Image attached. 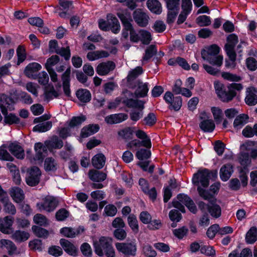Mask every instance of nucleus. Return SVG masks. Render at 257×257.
<instances>
[{
	"instance_id": "f257e3e1",
	"label": "nucleus",
	"mask_w": 257,
	"mask_h": 257,
	"mask_svg": "<svg viewBox=\"0 0 257 257\" xmlns=\"http://www.w3.org/2000/svg\"><path fill=\"white\" fill-rule=\"evenodd\" d=\"M112 239L106 236H101L99 240L93 242L95 253L99 256L105 255L106 257H115V253L112 245Z\"/></svg>"
},
{
	"instance_id": "f03ea898",
	"label": "nucleus",
	"mask_w": 257,
	"mask_h": 257,
	"mask_svg": "<svg viewBox=\"0 0 257 257\" xmlns=\"http://www.w3.org/2000/svg\"><path fill=\"white\" fill-rule=\"evenodd\" d=\"M243 88V86L240 83H232L227 86V90L225 88L220 94H218V98L223 102L227 103L236 96L237 93L236 90L240 91Z\"/></svg>"
},
{
	"instance_id": "7ed1b4c3",
	"label": "nucleus",
	"mask_w": 257,
	"mask_h": 257,
	"mask_svg": "<svg viewBox=\"0 0 257 257\" xmlns=\"http://www.w3.org/2000/svg\"><path fill=\"white\" fill-rule=\"evenodd\" d=\"M209 169L203 168L199 169L193 174L192 182L194 186H198L200 184L201 186L207 188L209 185L210 176H209Z\"/></svg>"
},
{
	"instance_id": "20e7f679",
	"label": "nucleus",
	"mask_w": 257,
	"mask_h": 257,
	"mask_svg": "<svg viewBox=\"0 0 257 257\" xmlns=\"http://www.w3.org/2000/svg\"><path fill=\"white\" fill-rule=\"evenodd\" d=\"M115 245L118 251L124 255L134 256L137 254V246L135 240L130 242H116Z\"/></svg>"
},
{
	"instance_id": "39448f33",
	"label": "nucleus",
	"mask_w": 257,
	"mask_h": 257,
	"mask_svg": "<svg viewBox=\"0 0 257 257\" xmlns=\"http://www.w3.org/2000/svg\"><path fill=\"white\" fill-rule=\"evenodd\" d=\"M28 176L26 177V182L31 187L36 186L40 182L41 171L37 166H32L27 171Z\"/></svg>"
},
{
	"instance_id": "423d86ee",
	"label": "nucleus",
	"mask_w": 257,
	"mask_h": 257,
	"mask_svg": "<svg viewBox=\"0 0 257 257\" xmlns=\"http://www.w3.org/2000/svg\"><path fill=\"white\" fill-rule=\"evenodd\" d=\"M117 16L121 22L123 27L122 29L129 31L130 33L135 30L132 24L133 19L131 14L128 10L125 9L121 12H117Z\"/></svg>"
},
{
	"instance_id": "0eeeda50",
	"label": "nucleus",
	"mask_w": 257,
	"mask_h": 257,
	"mask_svg": "<svg viewBox=\"0 0 257 257\" xmlns=\"http://www.w3.org/2000/svg\"><path fill=\"white\" fill-rule=\"evenodd\" d=\"M59 202L53 196L46 197L43 203L38 202L37 207L40 209L46 210L48 212H52L54 210L58 205Z\"/></svg>"
},
{
	"instance_id": "6e6552de",
	"label": "nucleus",
	"mask_w": 257,
	"mask_h": 257,
	"mask_svg": "<svg viewBox=\"0 0 257 257\" xmlns=\"http://www.w3.org/2000/svg\"><path fill=\"white\" fill-rule=\"evenodd\" d=\"M134 19L141 27H146L149 23V17L141 9H137L133 14Z\"/></svg>"
},
{
	"instance_id": "1a4fd4ad",
	"label": "nucleus",
	"mask_w": 257,
	"mask_h": 257,
	"mask_svg": "<svg viewBox=\"0 0 257 257\" xmlns=\"http://www.w3.org/2000/svg\"><path fill=\"white\" fill-rule=\"evenodd\" d=\"M2 113L3 114L4 125H11L13 124H20L24 125V124L20 121V118L14 113H9L8 109L3 108Z\"/></svg>"
},
{
	"instance_id": "9d476101",
	"label": "nucleus",
	"mask_w": 257,
	"mask_h": 257,
	"mask_svg": "<svg viewBox=\"0 0 257 257\" xmlns=\"http://www.w3.org/2000/svg\"><path fill=\"white\" fill-rule=\"evenodd\" d=\"M177 198L182 202L188 208L190 212L196 214L197 212V208L193 200L187 194L179 193L177 196Z\"/></svg>"
},
{
	"instance_id": "9b49d317",
	"label": "nucleus",
	"mask_w": 257,
	"mask_h": 257,
	"mask_svg": "<svg viewBox=\"0 0 257 257\" xmlns=\"http://www.w3.org/2000/svg\"><path fill=\"white\" fill-rule=\"evenodd\" d=\"M0 223V231L6 234H10L14 232V229L12 227L14 218L11 216H5L3 219H1Z\"/></svg>"
},
{
	"instance_id": "f8f14e48",
	"label": "nucleus",
	"mask_w": 257,
	"mask_h": 257,
	"mask_svg": "<svg viewBox=\"0 0 257 257\" xmlns=\"http://www.w3.org/2000/svg\"><path fill=\"white\" fill-rule=\"evenodd\" d=\"M116 67L115 64L112 61L99 63L96 68L97 73L100 76L107 75L109 72L113 70Z\"/></svg>"
},
{
	"instance_id": "ddd939ff",
	"label": "nucleus",
	"mask_w": 257,
	"mask_h": 257,
	"mask_svg": "<svg viewBox=\"0 0 257 257\" xmlns=\"http://www.w3.org/2000/svg\"><path fill=\"white\" fill-rule=\"evenodd\" d=\"M8 149L10 153L16 158L20 160L24 158V150L18 142H11L8 146Z\"/></svg>"
},
{
	"instance_id": "4468645a",
	"label": "nucleus",
	"mask_w": 257,
	"mask_h": 257,
	"mask_svg": "<svg viewBox=\"0 0 257 257\" xmlns=\"http://www.w3.org/2000/svg\"><path fill=\"white\" fill-rule=\"evenodd\" d=\"M15 103L14 99L12 97L5 93L0 94V109L1 111L3 108L8 109L10 111L14 110Z\"/></svg>"
},
{
	"instance_id": "2eb2a0df",
	"label": "nucleus",
	"mask_w": 257,
	"mask_h": 257,
	"mask_svg": "<svg viewBox=\"0 0 257 257\" xmlns=\"http://www.w3.org/2000/svg\"><path fill=\"white\" fill-rule=\"evenodd\" d=\"M42 68L41 65L37 62L29 63L26 67L24 73L28 77L37 79L38 77L37 72Z\"/></svg>"
},
{
	"instance_id": "dca6fc26",
	"label": "nucleus",
	"mask_w": 257,
	"mask_h": 257,
	"mask_svg": "<svg viewBox=\"0 0 257 257\" xmlns=\"http://www.w3.org/2000/svg\"><path fill=\"white\" fill-rule=\"evenodd\" d=\"M128 118V115L124 113H119L110 114L106 116L104 120L107 124H113L120 123Z\"/></svg>"
},
{
	"instance_id": "f3484780",
	"label": "nucleus",
	"mask_w": 257,
	"mask_h": 257,
	"mask_svg": "<svg viewBox=\"0 0 257 257\" xmlns=\"http://www.w3.org/2000/svg\"><path fill=\"white\" fill-rule=\"evenodd\" d=\"M143 73V69L141 66H138L128 72L126 79L129 88L132 89L136 88V85L133 83V81Z\"/></svg>"
},
{
	"instance_id": "a211bd4d",
	"label": "nucleus",
	"mask_w": 257,
	"mask_h": 257,
	"mask_svg": "<svg viewBox=\"0 0 257 257\" xmlns=\"http://www.w3.org/2000/svg\"><path fill=\"white\" fill-rule=\"evenodd\" d=\"M199 119L201 120L199 124L201 131L204 133H212L214 131L215 124L212 119H204L202 115L199 116Z\"/></svg>"
},
{
	"instance_id": "6ab92c4d",
	"label": "nucleus",
	"mask_w": 257,
	"mask_h": 257,
	"mask_svg": "<svg viewBox=\"0 0 257 257\" xmlns=\"http://www.w3.org/2000/svg\"><path fill=\"white\" fill-rule=\"evenodd\" d=\"M60 244L64 251L69 255L74 256L77 255L78 248L69 240L61 238L60 240Z\"/></svg>"
},
{
	"instance_id": "aec40b11",
	"label": "nucleus",
	"mask_w": 257,
	"mask_h": 257,
	"mask_svg": "<svg viewBox=\"0 0 257 257\" xmlns=\"http://www.w3.org/2000/svg\"><path fill=\"white\" fill-rule=\"evenodd\" d=\"M245 103L248 106H254L257 104V88L254 87L248 88L244 99Z\"/></svg>"
},
{
	"instance_id": "412c9836",
	"label": "nucleus",
	"mask_w": 257,
	"mask_h": 257,
	"mask_svg": "<svg viewBox=\"0 0 257 257\" xmlns=\"http://www.w3.org/2000/svg\"><path fill=\"white\" fill-rule=\"evenodd\" d=\"M233 166L230 163L223 165L220 169V179L224 182L227 181L233 173Z\"/></svg>"
},
{
	"instance_id": "4be33fe9",
	"label": "nucleus",
	"mask_w": 257,
	"mask_h": 257,
	"mask_svg": "<svg viewBox=\"0 0 257 257\" xmlns=\"http://www.w3.org/2000/svg\"><path fill=\"white\" fill-rule=\"evenodd\" d=\"M100 129L98 124H89L84 126L81 130L80 137L86 138L97 133Z\"/></svg>"
},
{
	"instance_id": "5701e85b",
	"label": "nucleus",
	"mask_w": 257,
	"mask_h": 257,
	"mask_svg": "<svg viewBox=\"0 0 257 257\" xmlns=\"http://www.w3.org/2000/svg\"><path fill=\"white\" fill-rule=\"evenodd\" d=\"M138 88L134 94L136 98H143L147 96L149 88L147 82L143 83L141 80H138Z\"/></svg>"
},
{
	"instance_id": "b1692460",
	"label": "nucleus",
	"mask_w": 257,
	"mask_h": 257,
	"mask_svg": "<svg viewBox=\"0 0 257 257\" xmlns=\"http://www.w3.org/2000/svg\"><path fill=\"white\" fill-rule=\"evenodd\" d=\"M216 199L209 200L210 205L208 206V211L211 216L217 218L221 215V209L220 206L216 203Z\"/></svg>"
},
{
	"instance_id": "393cba45",
	"label": "nucleus",
	"mask_w": 257,
	"mask_h": 257,
	"mask_svg": "<svg viewBox=\"0 0 257 257\" xmlns=\"http://www.w3.org/2000/svg\"><path fill=\"white\" fill-rule=\"evenodd\" d=\"M75 94L77 98L81 102L87 103L91 99V94L87 89L79 88Z\"/></svg>"
},
{
	"instance_id": "a878e982",
	"label": "nucleus",
	"mask_w": 257,
	"mask_h": 257,
	"mask_svg": "<svg viewBox=\"0 0 257 257\" xmlns=\"http://www.w3.org/2000/svg\"><path fill=\"white\" fill-rule=\"evenodd\" d=\"M220 51L219 47L216 44H212L208 47L207 50L203 49L201 50V54L202 59L210 56H219Z\"/></svg>"
},
{
	"instance_id": "bb28decb",
	"label": "nucleus",
	"mask_w": 257,
	"mask_h": 257,
	"mask_svg": "<svg viewBox=\"0 0 257 257\" xmlns=\"http://www.w3.org/2000/svg\"><path fill=\"white\" fill-rule=\"evenodd\" d=\"M105 161V156L102 153H98L92 157L91 163L95 168L99 170L104 167Z\"/></svg>"
},
{
	"instance_id": "cd10ccee",
	"label": "nucleus",
	"mask_w": 257,
	"mask_h": 257,
	"mask_svg": "<svg viewBox=\"0 0 257 257\" xmlns=\"http://www.w3.org/2000/svg\"><path fill=\"white\" fill-rule=\"evenodd\" d=\"M147 6L152 13L156 15H160L162 12V5L158 0H148Z\"/></svg>"
},
{
	"instance_id": "c85d7f7f",
	"label": "nucleus",
	"mask_w": 257,
	"mask_h": 257,
	"mask_svg": "<svg viewBox=\"0 0 257 257\" xmlns=\"http://www.w3.org/2000/svg\"><path fill=\"white\" fill-rule=\"evenodd\" d=\"M109 56L108 52L104 50L95 51L89 52L87 54L86 57L88 60L93 61L102 58H107Z\"/></svg>"
},
{
	"instance_id": "c756f323",
	"label": "nucleus",
	"mask_w": 257,
	"mask_h": 257,
	"mask_svg": "<svg viewBox=\"0 0 257 257\" xmlns=\"http://www.w3.org/2000/svg\"><path fill=\"white\" fill-rule=\"evenodd\" d=\"M106 174L102 171L90 170L89 172V177L93 182H102L106 179Z\"/></svg>"
},
{
	"instance_id": "7c9ffc66",
	"label": "nucleus",
	"mask_w": 257,
	"mask_h": 257,
	"mask_svg": "<svg viewBox=\"0 0 257 257\" xmlns=\"http://www.w3.org/2000/svg\"><path fill=\"white\" fill-rule=\"evenodd\" d=\"M1 202L4 205V210L7 213L11 215H15L16 213V209L15 205L10 202L9 197L1 198Z\"/></svg>"
},
{
	"instance_id": "2f4dec72",
	"label": "nucleus",
	"mask_w": 257,
	"mask_h": 257,
	"mask_svg": "<svg viewBox=\"0 0 257 257\" xmlns=\"http://www.w3.org/2000/svg\"><path fill=\"white\" fill-rule=\"evenodd\" d=\"M44 167L45 171L47 172H54L58 169V164L55 160L52 157H47L45 159Z\"/></svg>"
},
{
	"instance_id": "473e14b6",
	"label": "nucleus",
	"mask_w": 257,
	"mask_h": 257,
	"mask_svg": "<svg viewBox=\"0 0 257 257\" xmlns=\"http://www.w3.org/2000/svg\"><path fill=\"white\" fill-rule=\"evenodd\" d=\"M10 195L17 203H21L25 197L23 190L18 187L12 189Z\"/></svg>"
},
{
	"instance_id": "72a5a7b5",
	"label": "nucleus",
	"mask_w": 257,
	"mask_h": 257,
	"mask_svg": "<svg viewBox=\"0 0 257 257\" xmlns=\"http://www.w3.org/2000/svg\"><path fill=\"white\" fill-rule=\"evenodd\" d=\"M249 117L247 114L242 113L237 115L233 122V126L235 128H240L247 123Z\"/></svg>"
},
{
	"instance_id": "f704fd0d",
	"label": "nucleus",
	"mask_w": 257,
	"mask_h": 257,
	"mask_svg": "<svg viewBox=\"0 0 257 257\" xmlns=\"http://www.w3.org/2000/svg\"><path fill=\"white\" fill-rule=\"evenodd\" d=\"M30 234L28 232L20 230H16L12 235V238L16 241L22 242L29 239Z\"/></svg>"
},
{
	"instance_id": "c9c22d12",
	"label": "nucleus",
	"mask_w": 257,
	"mask_h": 257,
	"mask_svg": "<svg viewBox=\"0 0 257 257\" xmlns=\"http://www.w3.org/2000/svg\"><path fill=\"white\" fill-rule=\"evenodd\" d=\"M245 241L247 244H253L257 240V228L251 227L247 232L245 235Z\"/></svg>"
},
{
	"instance_id": "e433bc0d",
	"label": "nucleus",
	"mask_w": 257,
	"mask_h": 257,
	"mask_svg": "<svg viewBox=\"0 0 257 257\" xmlns=\"http://www.w3.org/2000/svg\"><path fill=\"white\" fill-rule=\"evenodd\" d=\"M86 119L85 115L81 114L79 116H73L70 119L68 126L70 128L79 127Z\"/></svg>"
},
{
	"instance_id": "4c0bfd02",
	"label": "nucleus",
	"mask_w": 257,
	"mask_h": 257,
	"mask_svg": "<svg viewBox=\"0 0 257 257\" xmlns=\"http://www.w3.org/2000/svg\"><path fill=\"white\" fill-rule=\"evenodd\" d=\"M64 145L63 142L57 136H53L51 142L47 144V147L49 150L52 149H60Z\"/></svg>"
},
{
	"instance_id": "58836bf2",
	"label": "nucleus",
	"mask_w": 257,
	"mask_h": 257,
	"mask_svg": "<svg viewBox=\"0 0 257 257\" xmlns=\"http://www.w3.org/2000/svg\"><path fill=\"white\" fill-rule=\"evenodd\" d=\"M157 53V47L155 45L149 46L145 50V53L143 57V61H148Z\"/></svg>"
},
{
	"instance_id": "ea45409f",
	"label": "nucleus",
	"mask_w": 257,
	"mask_h": 257,
	"mask_svg": "<svg viewBox=\"0 0 257 257\" xmlns=\"http://www.w3.org/2000/svg\"><path fill=\"white\" fill-rule=\"evenodd\" d=\"M52 122L51 121H47L35 125L33 128V131L34 132L44 133L49 131L52 128Z\"/></svg>"
},
{
	"instance_id": "a19ab883",
	"label": "nucleus",
	"mask_w": 257,
	"mask_h": 257,
	"mask_svg": "<svg viewBox=\"0 0 257 257\" xmlns=\"http://www.w3.org/2000/svg\"><path fill=\"white\" fill-rule=\"evenodd\" d=\"M32 230L34 234L40 238H46L49 234V231L46 229L39 226L33 225Z\"/></svg>"
},
{
	"instance_id": "79ce46f5",
	"label": "nucleus",
	"mask_w": 257,
	"mask_h": 257,
	"mask_svg": "<svg viewBox=\"0 0 257 257\" xmlns=\"http://www.w3.org/2000/svg\"><path fill=\"white\" fill-rule=\"evenodd\" d=\"M203 59L206 60L212 66H216L217 67H221L223 63V56L222 55L210 56Z\"/></svg>"
},
{
	"instance_id": "37998d69",
	"label": "nucleus",
	"mask_w": 257,
	"mask_h": 257,
	"mask_svg": "<svg viewBox=\"0 0 257 257\" xmlns=\"http://www.w3.org/2000/svg\"><path fill=\"white\" fill-rule=\"evenodd\" d=\"M237 168L239 173L240 174L239 177L241 180V185L243 187H245L248 184V177L247 176V173L248 172V169L246 167H238Z\"/></svg>"
},
{
	"instance_id": "c03bdc74",
	"label": "nucleus",
	"mask_w": 257,
	"mask_h": 257,
	"mask_svg": "<svg viewBox=\"0 0 257 257\" xmlns=\"http://www.w3.org/2000/svg\"><path fill=\"white\" fill-rule=\"evenodd\" d=\"M135 127H127L118 132V135L123 139L130 140L133 138Z\"/></svg>"
},
{
	"instance_id": "a18cd8bd",
	"label": "nucleus",
	"mask_w": 257,
	"mask_h": 257,
	"mask_svg": "<svg viewBox=\"0 0 257 257\" xmlns=\"http://www.w3.org/2000/svg\"><path fill=\"white\" fill-rule=\"evenodd\" d=\"M128 224L134 233H138L139 231L138 221L134 214H131L127 217Z\"/></svg>"
},
{
	"instance_id": "49530a36",
	"label": "nucleus",
	"mask_w": 257,
	"mask_h": 257,
	"mask_svg": "<svg viewBox=\"0 0 257 257\" xmlns=\"http://www.w3.org/2000/svg\"><path fill=\"white\" fill-rule=\"evenodd\" d=\"M157 121L156 115L154 112H149L142 120V123L146 125L152 126Z\"/></svg>"
},
{
	"instance_id": "de8ad7c7",
	"label": "nucleus",
	"mask_w": 257,
	"mask_h": 257,
	"mask_svg": "<svg viewBox=\"0 0 257 257\" xmlns=\"http://www.w3.org/2000/svg\"><path fill=\"white\" fill-rule=\"evenodd\" d=\"M227 43L225 44L224 47L228 48V46L235 48L236 45L238 42V37L237 35L234 33L228 35L226 38Z\"/></svg>"
},
{
	"instance_id": "09e8293b",
	"label": "nucleus",
	"mask_w": 257,
	"mask_h": 257,
	"mask_svg": "<svg viewBox=\"0 0 257 257\" xmlns=\"http://www.w3.org/2000/svg\"><path fill=\"white\" fill-rule=\"evenodd\" d=\"M182 105V99L180 96H176L172 100V102L169 104V109L176 111L179 110Z\"/></svg>"
},
{
	"instance_id": "8fccbe9b",
	"label": "nucleus",
	"mask_w": 257,
	"mask_h": 257,
	"mask_svg": "<svg viewBox=\"0 0 257 257\" xmlns=\"http://www.w3.org/2000/svg\"><path fill=\"white\" fill-rule=\"evenodd\" d=\"M197 190L198 192L199 196L205 200H212L211 199L214 198V195L211 193L209 190H205L201 187V186H197Z\"/></svg>"
},
{
	"instance_id": "3c124183",
	"label": "nucleus",
	"mask_w": 257,
	"mask_h": 257,
	"mask_svg": "<svg viewBox=\"0 0 257 257\" xmlns=\"http://www.w3.org/2000/svg\"><path fill=\"white\" fill-rule=\"evenodd\" d=\"M18 57V61L17 64L19 65L23 62L26 58V50L24 46L19 45L16 50Z\"/></svg>"
},
{
	"instance_id": "603ef678",
	"label": "nucleus",
	"mask_w": 257,
	"mask_h": 257,
	"mask_svg": "<svg viewBox=\"0 0 257 257\" xmlns=\"http://www.w3.org/2000/svg\"><path fill=\"white\" fill-rule=\"evenodd\" d=\"M136 156L138 159L141 161L148 159L151 156V152L150 150L141 149L136 152Z\"/></svg>"
},
{
	"instance_id": "864d4df0",
	"label": "nucleus",
	"mask_w": 257,
	"mask_h": 257,
	"mask_svg": "<svg viewBox=\"0 0 257 257\" xmlns=\"http://www.w3.org/2000/svg\"><path fill=\"white\" fill-rule=\"evenodd\" d=\"M111 20V27L110 30L114 34H118L120 30V25L118 19L116 17L112 15H111L110 18Z\"/></svg>"
},
{
	"instance_id": "5fc2aeb1",
	"label": "nucleus",
	"mask_w": 257,
	"mask_h": 257,
	"mask_svg": "<svg viewBox=\"0 0 257 257\" xmlns=\"http://www.w3.org/2000/svg\"><path fill=\"white\" fill-rule=\"evenodd\" d=\"M55 53L64 57L66 61L69 60L71 57V51L69 46H67L65 48L61 47V49H57V50L55 51Z\"/></svg>"
},
{
	"instance_id": "6e6d98bb",
	"label": "nucleus",
	"mask_w": 257,
	"mask_h": 257,
	"mask_svg": "<svg viewBox=\"0 0 257 257\" xmlns=\"http://www.w3.org/2000/svg\"><path fill=\"white\" fill-rule=\"evenodd\" d=\"M139 33L141 36L140 40L142 43L145 45L149 44L152 39L151 33L145 30H141Z\"/></svg>"
},
{
	"instance_id": "4d7b16f0",
	"label": "nucleus",
	"mask_w": 257,
	"mask_h": 257,
	"mask_svg": "<svg viewBox=\"0 0 257 257\" xmlns=\"http://www.w3.org/2000/svg\"><path fill=\"white\" fill-rule=\"evenodd\" d=\"M188 232V229L183 226L179 228L173 230V233L179 239H182L185 236H186Z\"/></svg>"
},
{
	"instance_id": "13d9d810",
	"label": "nucleus",
	"mask_w": 257,
	"mask_h": 257,
	"mask_svg": "<svg viewBox=\"0 0 257 257\" xmlns=\"http://www.w3.org/2000/svg\"><path fill=\"white\" fill-rule=\"evenodd\" d=\"M69 215V212L65 208H61L55 214L56 219L58 221H62L66 219Z\"/></svg>"
},
{
	"instance_id": "bf43d9fd",
	"label": "nucleus",
	"mask_w": 257,
	"mask_h": 257,
	"mask_svg": "<svg viewBox=\"0 0 257 257\" xmlns=\"http://www.w3.org/2000/svg\"><path fill=\"white\" fill-rule=\"evenodd\" d=\"M220 226L218 224H214L211 225L206 231V235L210 239H213L217 233H219Z\"/></svg>"
},
{
	"instance_id": "052dcab7",
	"label": "nucleus",
	"mask_w": 257,
	"mask_h": 257,
	"mask_svg": "<svg viewBox=\"0 0 257 257\" xmlns=\"http://www.w3.org/2000/svg\"><path fill=\"white\" fill-rule=\"evenodd\" d=\"M196 22L201 27L208 26L211 24V19L209 16L202 15L197 17Z\"/></svg>"
},
{
	"instance_id": "680f3d73",
	"label": "nucleus",
	"mask_w": 257,
	"mask_h": 257,
	"mask_svg": "<svg viewBox=\"0 0 257 257\" xmlns=\"http://www.w3.org/2000/svg\"><path fill=\"white\" fill-rule=\"evenodd\" d=\"M82 254L87 257H91L92 255V250L90 245L87 242L83 243L80 247Z\"/></svg>"
},
{
	"instance_id": "e2e57ef3",
	"label": "nucleus",
	"mask_w": 257,
	"mask_h": 257,
	"mask_svg": "<svg viewBox=\"0 0 257 257\" xmlns=\"http://www.w3.org/2000/svg\"><path fill=\"white\" fill-rule=\"evenodd\" d=\"M221 76L224 79L232 82H239L241 80L239 76L227 72H222Z\"/></svg>"
},
{
	"instance_id": "0e129e2a",
	"label": "nucleus",
	"mask_w": 257,
	"mask_h": 257,
	"mask_svg": "<svg viewBox=\"0 0 257 257\" xmlns=\"http://www.w3.org/2000/svg\"><path fill=\"white\" fill-rule=\"evenodd\" d=\"M168 10H180V0H164Z\"/></svg>"
},
{
	"instance_id": "69168bd1",
	"label": "nucleus",
	"mask_w": 257,
	"mask_h": 257,
	"mask_svg": "<svg viewBox=\"0 0 257 257\" xmlns=\"http://www.w3.org/2000/svg\"><path fill=\"white\" fill-rule=\"evenodd\" d=\"M225 148V145L220 140H217L215 142L214 149L216 154L221 156L223 155Z\"/></svg>"
},
{
	"instance_id": "338daca9",
	"label": "nucleus",
	"mask_w": 257,
	"mask_h": 257,
	"mask_svg": "<svg viewBox=\"0 0 257 257\" xmlns=\"http://www.w3.org/2000/svg\"><path fill=\"white\" fill-rule=\"evenodd\" d=\"M200 252L208 256L213 257L215 255V250L214 247L209 245H201Z\"/></svg>"
},
{
	"instance_id": "774afa93",
	"label": "nucleus",
	"mask_w": 257,
	"mask_h": 257,
	"mask_svg": "<svg viewBox=\"0 0 257 257\" xmlns=\"http://www.w3.org/2000/svg\"><path fill=\"white\" fill-rule=\"evenodd\" d=\"M169 217L172 221L176 222H179L182 218V214L177 209L171 210L169 213Z\"/></svg>"
}]
</instances>
